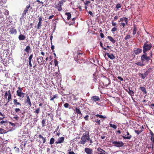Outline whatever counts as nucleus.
<instances>
[{"instance_id": "nucleus-1", "label": "nucleus", "mask_w": 154, "mask_h": 154, "mask_svg": "<svg viewBox=\"0 0 154 154\" xmlns=\"http://www.w3.org/2000/svg\"><path fill=\"white\" fill-rule=\"evenodd\" d=\"M87 142H88L89 143H90V146L94 142L93 140L90 138L88 131H86L85 133H83L81 137V140L79 142V143L84 145Z\"/></svg>"}, {"instance_id": "nucleus-2", "label": "nucleus", "mask_w": 154, "mask_h": 154, "mask_svg": "<svg viewBox=\"0 0 154 154\" xmlns=\"http://www.w3.org/2000/svg\"><path fill=\"white\" fill-rule=\"evenodd\" d=\"M143 47V53H146L147 51L150 50L151 49L152 47V45L148 41H146L144 44Z\"/></svg>"}, {"instance_id": "nucleus-3", "label": "nucleus", "mask_w": 154, "mask_h": 154, "mask_svg": "<svg viewBox=\"0 0 154 154\" xmlns=\"http://www.w3.org/2000/svg\"><path fill=\"white\" fill-rule=\"evenodd\" d=\"M9 30L8 33L10 35H16L17 33V31L15 27L11 26L8 29Z\"/></svg>"}, {"instance_id": "nucleus-4", "label": "nucleus", "mask_w": 154, "mask_h": 154, "mask_svg": "<svg viewBox=\"0 0 154 154\" xmlns=\"http://www.w3.org/2000/svg\"><path fill=\"white\" fill-rule=\"evenodd\" d=\"M18 90L17 91V95L20 97L23 98L24 97L25 93L22 92L23 88L20 87H18Z\"/></svg>"}, {"instance_id": "nucleus-5", "label": "nucleus", "mask_w": 154, "mask_h": 154, "mask_svg": "<svg viewBox=\"0 0 154 154\" xmlns=\"http://www.w3.org/2000/svg\"><path fill=\"white\" fill-rule=\"evenodd\" d=\"M110 142L114 144L115 146L118 147H122L124 145V143L122 141H117L112 140H111Z\"/></svg>"}, {"instance_id": "nucleus-6", "label": "nucleus", "mask_w": 154, "mask_h": 154, "mask_svg": "<svg viewBox=\"0 0 154 154\" xmlns=\"http://www.w3.org/2000/svg\"><path fill=\"white\" fill-rule=\"evenodd\" d=\"M143 54L142 55L141 57V60L142 61L143 63L149 61L150 59L149 57L147 56V53H143Z\"/></svg>"}, {"instance_id": "nucleus-7", "label": "nucleus", "mask_w": 154, "mask_h": 154, "mask_svg": "<svg viewBox=\"0 0 154 154\" xmlns=\"http://www.w3.org/2000/svg\"><path fill=\"white\" fill-rule=\"evenodd\" d=\"M30 4L28 5H27L26 6V7L25 9V10L23 11V12L22 13V17L23 18L25 17L26 12L28 11V10L29 8H30Z\"/></svg>"}, {"instance_id": "nucleus-8", "label": "nucleus", "mask_w": 154, "mask_h": 154, "mask_svg": "<svg viewBox=\"0 0 154 154\" xmlns=\"http://www.w3.org/2000/svg\"><path fill=\"white\" fill-rule=\"evenodd\" d=\"M13 103L14 105H15V106L16 107H21V104L18 102L17 100L15 99L13 100Z\"/></svg>"}, {"instance_id": "nucleus-9", "label": "nucleus", "mask_w": 154, "mask_h": 154, "mask_svg": "<svg viewBox=\"0 0 154 154\" xmlns=\"http://www.w3.org/2000/svg\"><path fill=\"white\" fill-rule=\"evenodd\" d=\"M64 140V137H59L57 141H56L55 143L56 144H60L63 143Z\"/></svg>"}, {"instance_id": "nucleus-10", "label": "nucleus", "mask_w": 154, "mask_h": 154, "mask_svg": "<svg viewBox=\"0 0 154 154\" xmlns=\"http://www.w3.org/2000/svg\"><path fill=\"white\" fill-rule=\"evenodd\" d=\"M93 120L94 122L96 123L95 124L96 125H101V122H103V120L100 119L98 118L95 119L94 120Z\"/></svg>"}, {"instance_id": "nucleus-11", "label": "nucleus", "mask_w": 154, "mask_h": 154, "mask_svg": "<svg viewBox=\"0 0 154 154\" xmlns=\"http://www.w3.org/2000/svg\"><path fill=\"white\" fill-rule=\"evenodd\" d=\"M37 62L40 65H42L43 63V58L39 56L37 58Z\"/></svg>"}, {"instance_id": "nucleus-12", "label": "nucleus", "mask_w": 154, "mask_h": 154, "mask_svg": "<svg viewBox=\"0 0 154 154\" xmlns=\"http://www.w3.org/2000/svg\"><path fill=\"white\" fill-rule=\"evenodd\" d=\"M84 151L87 154H92L93 153L92 149L89 148H85Z\"/></svg>"}, {"instance_id": "nucleus-13", "label": "nucleus", "mask_w": 154, "mask_h": 154, "mask_svg": "<svg viewBox=\"0 0 154 154\" xmlns=\"http://www.w3.org/2000/svg\"><path fill=\"white\" fill-rule=\"evenodd\" d=\"M8 97L7 98L8 102L5 104V106H6L7 105L9 101H10L11 99L12 96H11V91L10 90H9V91H8Z\"/></svg>"}, {"instance_id": "nucleus-14", "label": "nucleus", "mask_w": 154, "mask_h": 154, "mask_svg": "<svg viewBox=\"0 0 154 154\" xmlns=\"http://www.w3.org/2000/svg\"><path fill=\"white\" fill-rule=\"evenodd\" d=\"M107 55L108 57L111 60H113L115 58V56H114L112 54H110L108 53H106L104 56Z\"/></svg>"}, {"instance_id": "nucleus-15", "label": "nucleus", "mask_w": 154, "mask_h": 154, "mask_svg": "<svg viewBox=\"0 0 154 154\" xmlns=\"http://www.w3.org/2000/svg\"><path fill=\"white\" fill-rule=\"evenodd\" d=\"M92 113L91 114L92 115H94L97 117H99L100 119H106V117L105 116H104L102 115H100L98 114H96V112H92Z\"/></svg>"}, {"instance_id": "nucleus-16", "label": "nucleus", "mask_w": 154, "mask_h": 154, "mask_svg": "<svg viewBox=\"0 0 154 154\" xmlns=\"http://www.w3.org/2000/svg\"><path fill=\"white\" fill-rule=\"evenodd\" d=\"M75 111L77 115H78L79 114L80 115L79 118H81V117H82V114L81 113V111L79 109L78 107L75 108Z\"/></svg>"}, {"instance_id": "nucleus-17", "label": "nucleus", "mask_w": 154, "mask_h": 154, "mask_svg": "<svg viewBox=\"0 0 154 154\" xmlns=\"http://www.w3.org/2000/svg\"><path fill=\"white\" fill-rule=\"evenodd\" d=\"M142 52V49L140 48H137L134 50V52L135 54L137 55Z\"/></svg>"}, {"instance_id": "nucleus-18", "label": "nucleus", "mask_w": 154, "mask_h": 154, "mask_svg": "<svg viewBox=\"0 0 154 154\" xmlns=\"http://www.w3.org/2000/svg\"><path fill=\"white\" fill-rule=\"evenodd\" d=\"M25 103L28 104L30 106H32V104L29 96H26V101Z\"/></svg>"}, {"instance_id": "nucleus-19", "label": "nucleus", "mask_w": 154, "mask_h": 154, "mask_svg": "<svg viewBox=\"0 0 154 154\" xmlns=\"http://www.w3.org/2000/svg\"><path fill=\"white\" fill-rule=\"evenodd\" d=\"M92 100L96 102L100 100V99L98 96H94L92 97L91 98Z\"/></svg>"}, {"instance_id": "nucleus-20", "label": "nucleus", "mask_w": 154, "mask_h": 154, "mask_svg": "<svg viewBox=\"0 0 154 154\" xmlns=\"http://www.w3.org/2000/svg\"><path fill=\"white\" fill-rule=\"evenodd\" d=\"M126 133H127V135H128L129 136H128L127 137H126L124 136H122L123 138L125 139H130L132 137V136L131 135H130V134L129 133V132L128 131H127Z\"/></svg>"}, {"instance_id": "nucleus-21", "label": "nucleus", "mask_w": 154, "mask_h": 154, "mask_svg": "<svg viewBox=\"0 0 154 154\" xmlns=\"http://www.w3.org/2000/svg\"><path fill=\"white\" fill-rule=\"evenodd\" d=\"M123 21H124L126 23H128V18L124 17L121 18L120 19V20L119 22H123Z\"/></svg>"}, {"instance_id": "nucleus-22", "label": "nucleus", "mask_w": 154, "mask_h": 154, "mask_svg": "<svg viewBox=\"0 0 154 154\" xmlns=\"http://www.w3.org/2000/svg\"><path fill=\"white\" fill-rule=\"evenodd\" d=\"M138 30V28L137 26L135 25H134V28H133V31L132 33V34L133 35H134L137 32V31Z\"/></svg>"}, {"instance_id": "nucleus-23", "label": "nucleus", "mask_w": 154, "mask_h": 154, "mask_svg": "<svg viewBox=\"0 0 154 154\" xmlns=\"http://www.w3.org/2000/svg\"><path fill=\"white\" fill-rule=\"evenodd\" d=\"M34 113L36 114V117L37 118L38 116V114L40 112V108H37L35 111H33Z\"/></svg>"}, {"instance_id": "nucleus-24", "label": "nucleus", "mask_w": 154, "mask_h": 154, "mask_svg": "<svg viewBox=\"0 0 154 154\" xmlns=\"http://www.w3.org/2000/svg\"><path fill=\"white\" fill-rule=\"evenodd\" d=\"M14 109L15 111V113L17 114L18 115H20L22 112L20 109L19 108H16Z\"/></svg>"}, {"instance_id": "nucleus-25", "label": "nucleus", "mask_w": 154, "mask_h": 154, "mask_svg": "<svg viewBox=\"0 0 154 154\" xmlns=\"http://www.w3.org/2000/svg\"><path fill=\"white\" fill-rule=\"evenodd\" d=\"M38 137L42 139V140L43 143H45L46 141V137H44L41 134H40L38 136Z\"/></svg>"}, {"instance_id": "nucleus-26", "label": "nucleus", "mask_w": 154, "mask_h": 154, "mask_svg": "<svg viewBox=\"0 0 154 154\" xmlns=\"http://www.w3.org/2000/svg\"><path fill=\"white\" fill-rule=\"evenodd\" d=\"M26 38V36L22 34H20L18 36V39L20 40H23Z\"/></svg>"}, {"instance_id": "nucleus-27", "label": "nucleus", "mask_w": 154, "mask_h": 154, "mask_svg": "<svg viewBox=\"0 0 154 154\" xmlns=\"http://www.w3.org/2000/svg\"><path fill=\"white\" fill-rule=\"evenodd\" d=\"M107 38L112 43H114L116 42V40L114 39L111 36H107Z\"/></svg>"}, {"instance_id": "nucleus-28", "label": "nucleus", "mask_w": 154, "mask_h": 154, "mask_svg": "<svg viewBox=\"0 0 154 154\" xmlns=\"http://www.w3.org/2000/svg\"><path fill=\"white\" fill-rule=\"evenodd\" d=\"M135 64L138 66H143L145 64V63H143L142 61H138L135 63Z\"/></svg>"}, {"instance_id": "nucleus-29", "label": "nucleus", "mask_w": 154, "mask_h": 154, "mask_svg": "<svg viewBox=\"0 0 154 154\" xmlns=\"http://www.w3.org/2000/svg\"><path fill=\"white\" fill-rule=\"evenodd\" d=\"M140 75L141 76L142 79H144L148 75V74L145 72L144 73H140Z\"/></svg>"}, {"instance_id": "nucleus-30", "label": "nucleus", "mask_w": 154, "mask_h": 154, "mask_svg": "<svg viewBox=\"0 0 154 154\" xmlns=\"http://www.w3.org/2000/svg\"><path fill=\"white\" fill-rule=\"evenodd\" d=\"M104 83L105 84V85L106 86H108L110 84V82L109 79L108 78H106L105 80Z\"/></svg>"}, {"instance_id": "nucleus-31", "label": "nucleus", "mask_w": 154, "mask_h": 154, "mask_svg": "<svg viewBox=\"0 0 154 154\" xmlns=\"http://www.w3.org/2000/svg\"><path fill=\"white\" fill-rule=\"evenodd\" d=\"M140 88L141 90V91L145 94H146L147 93V91H146V88L144 87L141 86H140Z\"/></svg>"}, {"instance_id": "nucleus-32", "label": "nucleus", "mask_w": 154, "mask_h": 154, "mask_svg": "<svg viewBox=\"0 0 154 154\" xmlns=\"http://www.w3.org/2000/svg\"><path fill=\"white\" fill-rule=\"evenodd\" d=\"M25 51L27 54L29 53L30 51H31L30 47L29 45L26 47L25 49Z\"/></svg>"}, {"instance_id": "nucleus-33", "label": "nucleus", "mask_w": 154, "mask_h": 154, "mask_svg": "<svg viewBox=\"0 0 154 154\" xmlns=\"http://www.w3.org/2000/svg\"><path fill=\"white\" fill-rule=\"evenodd\" d=\"M51 98L50 99V101H54V99H57L58 98V94H55L52 97H50Z\"/></svg>"}, {"instance_id": "nucleus-34", "label": "nucleus", "mask_w": 154, "mask_h": 154, "mask_svg": "<svg viewBox=\"0 0 154 154\" xmlns=\"http://www.w3.org/2000/svg\"><path fill=\"white\" fill-rule=\"evenodd\" d=\"M128 92L131 96H134V92L133 91L130 90L129 88H128Z\"/></svg>"}, {"instance_id": "nucleus-35", "label": "nucleus", "mask_w": 154, "mask_h": 154, "mask_svg": "<svg viewBox=\"0 0 154 154\" xmlns=\"http://www.w3.org/2000/svg\"><path fill=\"white\" fill-rule=\"evenodd\" d=\"M150 134L151 135V140H152L154 143V134L153 133L152 131H150Z\"/></svg>"}, {"instance_id": "nucleus-36", "label": "nucleus", "mask_w": 154, "mask_h": 154, "mask_svg": "<svg viewBox=\"0 0 154 154\" xmlns=\"http://www.w3.org/2000/svg\"><path fill=\"white\" fill-rule=\"evenodd\" d=\"M65 15L67 16V20H69L71 17V14L69 12H66L65 13Z\"/></svg>"}, {"instance_id": "nucleus-37", "label": "nucleus", "mask_w": 154, "mask_h": 154, "mask_svg": "<svg viewBox=\"0 0 154 154\" xmlns=\"http://www.w3.org/2000/svg\"><path fill=\"white\" fill-rule=\"evenodd\" d=\"M55 139L54 138H51L50 141L49 142V143L50 145H52L54 143V142L55 141Z\"/></svg>"}, {"instance_id": "nucleus-38", "label": "nucleus", "mask_w": 154, "mask_h": 154, "mask_svg": "<svg viewBox=\"0 0 154 154\" xmlns=\"http://www.w3.org/2000/svg\"><path fill=\"white\" fill-rule=\"evenodd\" d=\"M42 127H44L45 126L46 120L45 119H43L42 121Z\"/></svg>"}, {"instance_id": "nucleus-39", "label": "nucleus", "mask_w": 154, "mask_h": 154, "mask_svg": "<svg viewBox=\"0 0 154 154\" xmlns=\"http://www.w3.org/2000/svg\"><path fill=\"white\" fill-rule=\"evenodd\" d=\"M42 22H38V24H37V29H39L40 28L41 26L42 25Z\"/></svg>"}, {"instance_id": "nucleus-40", "label": "nucleus", "mask_w": 154, "mask_h": 154, "mask_svg": "<svg viewBox=\"0 0 154 154\" xmlns=\"http://www.w3.org/2000/svg\"><path fill=\"white\" fill-rule=\"evenodd\" d=\"M152 68L150 67L149 68L146 72L148 74L150 73L152 71Z\"/></svg>"}, {"instance_id": "nucleus-41", "label": "nucleus", "mask_w": 154, "mask_h": 154, "mask_svg": "<svg viewBox=\"0 0 154 154\" xmlns=\"http://www.w3.org/2000/svg\"><path fill=\"white\" fill-rule=\"evenodd\" d=\"M56 8L59 11H61L62 9L61 6L60 5H57L56 6Z\"/></svg>"}, {"instance_id": "nucleus-42", "label": "nucleus", "mask_w": 154, "mask_h": 154, "mask_svg": "<svg viewBox=\"0 0 154 154\" xmlns=\"http://www.w3.org/2000/svg\"><path fill=\"white\" fill-rule=\"evenodd\" d=\"M109 125L110 127L113 128L114 129H116L117 128V126L115 125L110 124Z\"/></svg>"}, {"instance_id": "nucleus-43", "label": "nucleus", "mask_w": 154, "mask_h": 154, "mask_svg": "<svg viewBox=\"0 0 154 154\" xmlns=\"http://www.w3.org/2000/svg\"><path fill=\"white\" fill-rule=\"evenodd\" d=\"M121 7V5L120 4L118 3L116 5L115 8L117 9V10H118L119 8Z\"/></svg>"}, {"instance_id": "nucleus-44", "label": "nucleus", "mask_w": 154, "mask_h": 154, "mask_svg": "<svg viewBox=\"0 0 154 154\" xmlns=\"http://www.w3.org/2000/svg\"><path fill=\"white\" fill-rule=\"evenodd\" d=\"M5 131L4 129L0 128V134H3L5 133Z\"/></svg>"}, {"instance_id": "nucleus-45", "label": "nucleus", "mask_w": 154, "mask_h": 154, "mask_svg": "<svg viewBox=\"0 0 154 154\" xmlns=\"http://www.w3.org/2000/svg\"><path fill=\"white\" fill-rule=\"evenodd\" d=\"M97 150L99 151L100 152H106L105 150H103V149L100 148H98L97 149Z\"/></svg>"}, {"instance_id": "nucleus-46", "label": "nucleus", "mask_w": 154, "mask_h": 154, "mask_svg": "<svg viewBox=\"0 0 154 154\" xmlns=\"http://www.w3.org/2000/svg\"><path fill=\"white\" fill-rule=\"evenodd\" d=\"M131 35H127L125 38L124 39L125 40H127V39H129L130 38H131Z\"/></svg>"}, {"instance_id": "nucleus-47", "label": "nucleus", "mask_w": 154, "mask_h": 154, "mask_svg": "<svg viewBox=\"0 0 154 154\" xmlns=\"http://www.w3.org/2000/svg\"><path fill=\"white\" fill-rule=\"evenodd\" d=\"M117 27H113L111 29V32H114L117 31Z\"/></svg>"}, {"instance_id": "nucleus-48", "label": "nucleus", "mask_w": 154, "mask_h": 154, "mask_svg": "<svg viewBox=\"0 0 154 154\" xmlns=\"http://www.w3.org/2000/svg\"><path fill=\"white\" fill-rule=\"evenodd\" d=\"M149 54H150V55L149 56H148L149 57V58L150 60H151V61H152V59H151V58H152V51H150L149 52Z\"/></svg>"}, {"instance_id": "nucleus-49", "label": "nucleus", "mask_w": 154, "mask_h": 154, "mask_svg": "<svg viewBox=\"0 0 154 154\" xmlns=\"http://www.w3.org/2000/svg\"><path fill=\"white\" fill-rule=\"evenodd\" d=\"M33 57V54H31L29 56V59H28L29 61L31 62L32 59V58Z\"/></svg>"}, {"instance_id": "nucleus-50", "label": "nucleus", "mask_w": 154, "mask_h": 154, "mask_svg": "<svg viewBox=\"0 0 154 154\" xmlns=\"http://www.w3.org/2000/svg\"><path fill=\"white\" fill-rule=\"evenodd\" d=\"M8 95V91H7L5 92V93L4 95V97L6 99L7 98V96Z\"/></svg>"}, {"instance_id": "nucleus-51", "label": "nucleus", "mask_w": 154, "mask_h": 154, "mask_svg": "<svg viewBox=\"0 0 154 154\" xmlns=\"http://www.w3.org/2000/svg\"><path fill=\"white\" fill-rule=\"evenodd\" d=\"M134 132L137 133V135H139L142 132V131H139V130H135Z\"/></svg>"}, {"instance_id": "nucleus-52", "label": "nucleus", "mask_w": 154, "mask_h": 154, "mask_svg": "<svg viewBox=\"0 0 154 154\" xmlns=\"http://www.w3.org/2000/svg\"><path fill=\"white\" fill-rule=\"evenodd\" d=\"M127 24L128 23H125H125H123V22H122L121 23V25H122V26H123V28L125 27V26L127 25Z\"/></svg>"}, {"instance_id": "nucleus-53", "label": "nucleus", "mask_w": 154, "mask_h": 154, "mask_svg": "<svg viewBox=\"0 0 154 154\" xmlns=\"http://www.w3.org/2000/svg\"><path fill=\"white\" fill-rule=\"evenodd\" d=\"M8 121L7 120H6V121H3V120H2V121L1 122H0V124H1V125H2L4 123H7V122H8Z\"/></svg>"}, {"instance_id": "nucleus-54", "label": "nucleus", "mask_w": 154, "mask_h": 154, "mask_svg": "<svg viewBox=\"0 0 154 154\" xmlns=\"http://www.w3.org/2000/svg\"><path fill=\"white\" fill-rule=\"evenodd\" d=\"M54 65L55 66H58V62L56 60H54Z\"/></svg>"}, {"instance_id": "nucleus-55", "label": "nucleus", "mask_w": 154, "mask_h": 154, "mask_svg": "<svg viewBox=\"0 0 154 154\" xmlns=\"http://www.w3.org/2000/svg\"><path fill=\"white\" fill-rule=\"evenodd\" d=\"M111 23L113 26H116V27H117V26H116L117 23L116 22H114L113 21H112Z\"/></svg>"}, {"instance_id": "nucleus-56", "label": "nucleus", "mask_w": 154, "mask_h": 154, "mask_svg": "<svg viewBox=\"0 0 154 154\" xmlns=\"http://www.w3.org/2000/svg\"><path fill=\"white\" fill-rule=\"evenodd\" d=\"M69 104L68 103H65L64 105V106L65 108H68L69 106Z\"/></svg>"}, {"instance_id": "nucleus-57", "label": "nucleus", "mask_w": 154, "mask_h": 154, "mask_svg": "<svg viewBox=\"0 0 154 154\" xmlns=\"http://www.w3.org/2000/svg\"><path fill=\"white\" fill-rule=\"evenodd\" d=\"M89 117V116L88 115H86L84 117V119L86 121H88V117Z\"/></svg>"}, {"instance_id": "nucleus-58", "label": "nucleus", "mask_w": 154, "mask_h": 154, "mask_svg": "<svg viewBox=\"0 0 154 154\" xmlns=\"http://www.w3.org/2000/svg\"><path fill=\"white\" fill-rule=\"evenodd\" d=\"M60 130H59L58 132H56V135L58 136H60Z\"/></svg>"}, {"instance_id": "nucleus-59", "label": "nucleus", "mask_w": 154, "mask_h": 154, "mask_svg": "<svg viewBox=\"0 0 154 154\" xmlns=\"http://www.w3.org/2000/svg\"><path fill=\"white\" fill-rule=\"evenodd\" d=\"M33 25V24L32 23H30L29 25L28 26V28L29 29H31V28L32 27Z\"/></svg>"}, {"instance_id": "nucleus-60", "label": "nucleus", "mask_w": 154, "mask_h": 154, "mask_svg": "<svg viewBox=\"0 0 154 154\" xmlns=\"http://www.w3.org/2000/svg\"><path fill=\"white\" fill-rule=\"evenodd\" d=\"M117 78L120 80L121 81H122L123 80V79L121 77V76H118L117 77Z\"/></svg>"}, {"instance_id": "nucleus-61", "label": "nucleus", "mask_w": 154, "mask_h": 154, "mask_svg": "<svg viewBox=\"0 0 154 154\" xmlns=\"http://www.w3.org/2000/svg\"><path fill=\"white\" fill-rule=\"evenodd\" d=\"M9 123L13 127L15 126V124L14 123H12L11 122H9Z\"/></svg>"}, {"instance_id": "nucleus-62", "label": "nucleus", "mask_w": 154, "mask_h": 154, "mask_svg": "<svg viewBox=\"0 0 154 154\" xmlns=\"http://www.w3.org/2000/svg\"><path fill=\"white\" fill-rule=\"evenodd\" d=\"M100 36L101 38H103L104 37V35L103 33H100Z\"/></svg>"}, {"instance_id": "nucleus-63", "label": "nucleus", "mask_w": 154, "mask_h": 154, "mask_svg": "<svg viewBox=\"0 0 154 154\" xmlns=\"http://www.w3.org/2000/svg\"><path fill=\"white\" fill-rule=\"evenodd\" d=\"M118 19V17L117 16H115L114 18V20L116 21Z\"/></svg>"}, {"instance_id": "nucleus-64", "label": "nucleus", "mask_w": 154, "mask_h": 154, "mask_svg": "<svg viewBox=\"0 0 154 154\" xmlns=\"http://www.w3.org/2000/svg\"><path fill=\"white\" fill-rule=\"evenodd\" d=\"M68 154H77L75 153L74 152L72 151L69 152H68Z\"/></svg>"}]
</instances>
